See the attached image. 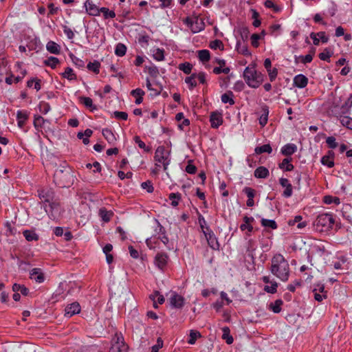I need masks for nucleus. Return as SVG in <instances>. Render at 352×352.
Wrapping results in <instances>:
<instances>
[{
  "mask_svg": "<svg viewBox=\"0 0 352 352\" xmlns=\"http://www.w3.org/2000/svg\"><path fill=\"white\" fill-rule=\"evenodd\" d=\"M270 270L274 276L281 281L288 280L290 274L289 264L281 254H276L272 258Z\"/></svg>",
  "mask_w": 352,
  "mask_h": 352,
  "instance_id": "f257e3e1",
  "label": "nucleus"
},
{
  "mask_svg": "<svg viewBox=\"0 0 352 352\" xmlns=\"http://www.w3.org/2000/svg\"><path fill=\"white\" fill-rule=\"evenodd\" d=\"M243 78L248 85L252 88L258 87L263 81V75L256 70L254 65H250L245 69Z\"/></svg>",
  "mask_w": 352,
  "mask_h": 352,
  "instance_id": "f03ea898",
  "label": "nucleus"
},
{
  "mask_svg": "<svg viewBox=\"0 0 352 352\" xmlns=\"http://www.w3.org/2000/svg\"><path fill=\"white\" fill-rule=\"evenodd\" d=\"M334 219L331 214L324 213L319 214L313 223L314 229L318 232H324L332 228Z\"/></svg>",
  "mask_w": 352,
  "mask_h": 352,
  "instance_id": "7ed1b4c3",
  "label": "nucleus"
},
{
  "mask_svg": "<svg viewBox=\"0 0 352 352\" xmlns=\"http://www.w3.org/2000/svg\"><path fill=\"white\" fill-rule=\"evenodd\" d=\"M154 159L155 166L161 167L162 165L164 170L166 171L170 162V151H167L164 146H160L155 150Z\"/></svg>",
  "mask_w": 352,
  "mask_h": 352,
  "instance_id": "20e7f679",
  "label": "nucleus"
},
{
  "mask_svg": "<svg viewBox=\"0 0 352 352\" xmlns=\"http://www.w3.org/2000/svg\"><path fill=\"white\" fill-rule=\"evenodd\" d=\"M72 175L69 170H56L54 181L60 188L69 186L71 184Z\"/></svg>",
  "mask_w": 352,
  "mask_h": 352,
  "instance_id": "39448f33",
  "label": "nucleus"
},
{
  "mask_svg": "<svg viewBox=\"0 0 352 352\" xmlns=\"http://www.w3.org/2000/svg\"><path fill=\"white\" fill-rule=\"evenodd\" d=\"M44 209L48 214L50 218L53 220L58 219L60 217L61 213L63 212V209L58 199H55L52 202H50L49 204L44 205Z\"/></svg>",
  "mask_w": 352,
  "mask_h": 352,
  "instance_id": "423d86ee",
  "label": "nucleus"
},
{
  "mask_svg": "<svg viewBox=\"0 0 352 352\" xmlns=\"http://www.w3.org/2000/svg\"><path fill=\"white\" fill-rule=\"evenodd\" d=\"M38 195L44 205L49 204L50 202L54 201L55 194L52 188H44L38 190Z\"/></svg>",
  "mask_w": 352,
  "mask_h": 352,
  "instance_id": "0eeeda50",
  "label": "nucleus"
},
{
  "mask_svg": "<svg viewBox=\"0 0 352 352\" xmlns=\"http://www.w3.org/2000/svg\"><path fill=\"white\" fill-rule=\"evenodd\" d=\"M115 344L111 347L109 352H124L126 346L121 335L116 334L113 338Z\"/></svg>",
  "mask_w": 352,
  "mask_h": 352,
  "instance_id": "6e6552de",
  "label": "nucleus"
},
{
  "mask_svg": "<svg viewBox=\"0 0 352 352\" xmlns=\"http://www.w3.org/2000/svg\"><path fill=\"white\" fill-rule=\"evenodd\" d=\"M204 233L209 246L213 250H219V244L213 232L208 227H206V231L204 230Z\"/></svg>",
  "mask_w": 352,
  "mask_h": 352,
  "instance_id": "1a4fd4ad",
  "label": "nucleus"
},
{
  "mask_svg": "<svg viewBox=\"0 0 352 352\" xmlns=\"http://www.w3.org/2000/svg\"><path fill=\"white\" fill-rule=\"evenodd\" d=\"M84 7L89 15L94 16L100 15V8L92 1L87 0L84 3Z\"/></svg>",
  "mask_w": 352,
  "mask_h": 352,
  "instance_id": "9d476101",
  "label": "nucleus"
},
{
  "mask_svg": "<svg viewBox=\"0 0 352 352\" xmlns=\"http://www.w3.org/2000/svg\"><path fill=\"white\" fill-rule=\"evenodd\" d=\"M80 306L78 302H74L67 305L65 309V316L70 318L75 314L80 313Z\"/></svg>",
  "mask_w": 352,
  "mask_h": 352,
  "instance_id": "9b49d317",
  "label": "nucleus"
},
{
  "mask_svg": "<svg viewBox=\"0 0 352 352\" xmlns=\"http://www.w3.org/2000/svg\"><path fill=\"white\" fill-rule=\"evenodd\" d=\"M170 304L175 308L180 309L184 305V298L176 293H174L170 298Z\"/></svg>",
  "mask_w": 352,
  "mask_h": 352,
  "instance_id": "f8f14e48",
  "label": "nucleus"
},
{
  "mask_svg": "<svg viewBox=\"0 0 352 352\" xmlns=\"http://www.w3.org/2000/svg\"><path fill=\"white\" fill-rule=\"evenodd\" d=\"M280 184L285 188L283 196L285 197H290L292 195L293 188L289 180L286 178H280L279 179Z\"/></svg>",
  "mask_w": 352,
  "mask_h": 352,
  "instance_id": "ddd939ff",
  "label": "nucleus"
},
{
  "mask_svg": "<svg viewBox=\"0 0 352 352\" xmlns=\"http://www.w3.org/2000/svg\"><path fill=\"white\" fill-rule=\"evenodd\" d=\"M168 256L166 254L159 252L155 257V264L160 268L163 269L167 264Z\"/></svg>",
  "mask_w": 352,
  "mask_h": 352,
  "instance_id": "4468645a",
  "label": "nucleus"
},
{
  "mask_svg": "<svg viewBox=\"0 0 352 352\" xmlns=\"http://www.w3.org/2000/svg\"><path fill=\"white\" fill-rule=\"evenodd\" d=\"M30 278L36 283H41L45 280V276L40 268H34L30 272Z\"/></svg>",
  "mask_w": 352,
  "mask_h": 352,
  "instance_id": "2eb2a0df",
  "label": "nucleus"
},
{
  "mask_svg": "<svg viewBox=\"0 0 352 352\" xmlns=\"http://www.w3.org/2000/svg\"><path fill=\"white\" fill-rule=\"evenodd\" d=\"M210 122L212 128H218L223 123L222 115L220 113L212 112L210 117Z\"/></svg>",
  "mask_w": 352,
  "mask_h": 352,
  "instance_id": "dca6fc26",
  "label": "nucleus"
},
{
  "mask_svg": "<svg viewBox=\"0 0 352 352\" xmlns=\"http://www.w3.org/2000/svg\"><path fill=\"white\" fill-rule=\"evenodd\" d=\"M308 78L303 74H298L294 78V85L298 88H304L307 85Z\"/></svg>",
  "mask_w": 352,
  "mask_h": 352,
  "instance_id": "f3484780",
  "label": "nucleus"
},
{
  "mask_svg": "<svg viewBox=\"0 0 352 352\" xmlns=\"http://www.w3.org/2000/svg\"><path fill=\"white\" fill-rule=\"evenodd\" d=\"M333 156L334 153L332 151H329L328 155L322 157L321 163L329 168L333 167L334 166Z\"/></svg>",
  "mask_w": 352,
  "mask_h": 352,
  "instance_id": "a211bd4d",
  "label": "nucleus"
},
{
  "mask_svg": "<svg viewBox=\"0 0 352 352\" xmlns=\"http://www.w3.org/2000/svg\"><path fill=\"white\" fill-rule=\"evenodd\" d=\"M297 150V146L294 144H287L281 148V153L285 156L294 154Z\"/></svg>",
  "mask_w": 352,
  "mask_h": 352,
  "instance_id": "6ab92c4d",
  "label": "nucleus"
},
{
  "mask_svg": "<svg viewBox=\"0 0 352 352\" xmlns=\"http://www.w3.org/2000/svg\"><path fill=\"white\" fill-rule=\"evenodd\" d=\"M47 50L54 54H59L60 52V47L54 41H50L46 45Z\"/></svg>",
  "mask_w": 352,
  "mask_h": 352,
  "instance_id": "aec40b11",
  "label": "nucleus"
},
{
  "mask_svg": "<svg viewBox=\"0 0 352 352\" xmlns=\"http://www.w3.org/2000/svg\"><path fill=\"white\" fill-rule=\"evenodd\" d=\"M80 101L87 108H89L91 111H94V110L97 109L96 106L93 104L92 99L89 97L82 96L80 98Z\"/></svg>",
  "mask_w": 352,
  "mask_h": 352,
  "instance_id": "412c9836",
  "label": "nucleus"
},
{
  "mask_svg": "<svg viewBox=\"0 0 352 352\" xmlns=\"http://www.w3.org/2000/svg\"><path fill=\"white\" fill-rule=\"evenodd\" d=\"M254 175L256 178H266L269 175V170L264 166H259L254 170Z\"/></svg>",
  "mask_w": 352,
  "mask_h": 352,
  "instance_id": "4be33fe9",
  "label": "nucleus"
},
{
  "mask_svg": "<svg viewBox=\"0 0 352 352\" xmlns=\"http://www.w3.org/2000/svg\"><path fill=\"white\" fill-rule=\"evenodd\" d=\"M223 335L222 339L226 341L228 344H231L234 340L232 336L230 335V330L228 327H223L222 329Z\"/></svg>",
  "mask_w": 352,
  "mask_h": 352,
  "instance_id": "5701e85b",
  "label": "nucleus"
},
{
  "mask_svg": "<svg viewBox=\"0 0 352 352\" xmlns=\"http://www.w3.org/2000/svg\"><path fill=\"white\" fill-rule=\"evenodd\" d=\"M23 234L25 239L28 241H36L38 240V234L33 230H26L23 231Z\"/></svg>",
  "mask_w": 352,
  "mask_h": 352,
  "instance_id": "b1692460",
  "label": "nucleus"
},
{
  "mask_svg": "<svg viewBox=\"0 0 352 352\" xmlns=\"http://www.w3.org/2000/svg\"><path fill=\"white\" fill-rule=\"evenodd\" d=\"M197 21H198L197 17L196 18V20L195 21L193 20H192L191 19H190L189 17H187L184 20V23L186 24L187 26L190 28V30L193 33H197L201 30V28H194V23L197 24Z\"/></svg>",
  "mask_w": 352,
  "mask_h": 352,
  "instance_id": "393cba45",
  "label": "nucleus"
},
{
  "mask_svg": "<svg viewBox=\"0 0 352 352\" xmlns=\"http://www.w3.org/2000/svg\"><path fill=\"white\" fill-rule=\"evenodd\" d=\"M283 300L280 299H278L270 305V309H271L274 313H280L281 311V306L283 305Z\"/></svg>",
  "mask_w": 352,
  "mask_h": 352,
  "instance_id": "a878e982",
  "label": "nucleus"
},
{
  "mask_svg": "<svg viewBox=\"0 0 352 352\" xmlns=\"http://www.w3.org/2000/svg\"><path fill=\"white\" fill-rule=\"evenodd\" d=\"M102 13L104 19H113L116 17V13L110 10L108 8L102 7L100 8V14Z\"/></svg>",
  "mask_w": 352,
  "mask_h": 352,
  "instance_id": "bb28decb",
  "label": "nucleus"
},
{
  "mask_svg": "<svg viewBox=\"0 0 352 352\" xmlns=\"http://www.w3.org/2000/svg\"><path fill=\"white\" fill-rule=\"evenodd\" d=\"M99 214H100V217L102 218V219L104 221L108 222L110 221L111 218L112 217L113 212L111 211L107 210V209L104 208H102L100 209Z\"/></svg>",
  "mask_w": 352,
  "mask_h": 352,
  "instance_id": "cd10ccee",
  "label": "nucleus"
},
{
  "mask_svg": "<svg viewBox=\"0 0 352 352\" xmlns=\"http://www.w3.org/2000/svg\"><path fill=\"white\" fill-rule=\"evenodd\" d=\"M292 158H285L283 162L279 164L281 169H285L286 171H291L294 169V166L290 163Z\"/></svg>",
  "mask_w": 352,
  "mask_h": 352,
  "instance_id": "c85d7f7f",
  "label": "nucleus"
},
{
  "mask_svg": "<svg viewBox=\"0 0 352 352\" xmlns=\"http://www.w3.org/2000/svg\"><path fill=\"white\" fill-rule=\"evenodd\" d=\"M102 135L109 143H113L116 140L111 130L109 129H104L102 130Z\"/></svg>",
  "mask_w": 352,
  "mask_h": 352,
  "instance_id": "c756f323",
  "label": "nucleus"
},
{
  "mask_svg": "<svg viewBox=\"0 0 352 352\" xmlns=\"http://www.w3.org/2000/svg\"><path fill=\"white\" fill-rule=\"evenodd\" d=\"M272 151V148L270 144H264L261 146H257L254 149V152L256 154L259 155L263 153H271Z\"/></svg>",
  "mask_w": 352,
  "mask_h": 352,
  "instance_id": "7c9ffc66",
  "label": "nucleus"
},
{
  "mask_svg": "<svg viewBox=\"0 0 352 352\" xmlns=\"http://www.w3.org/2000/svg\"><path fill=\"white\" fill-rule=\"evenodd\" d=\"M221 101L223 103H229L230 105L234 104L233 99V93L232 91H228L221 96Z\"/></svg>",
  "mask_w": 352,
  "mask_h": 352,
  "instance_id": "2f4dec72",
  "label": "nucleus"
},
{
  "mask_svg": "<svg viewBox=\"0 0 352 352\" xmlns=\"http://www.w3.org/2000/svg\"><path fill=\"white\" fill-rule=\"evenodd\" d=\"M18 125L19 127H23L26 120L28 119V115L25 112L22 111H19L16 115Z\"/></svg>",
  "mask_w": 352,
  "mask_h": 352,
  "instance_id": "473e14b6",
  "label": "nucleus"
},
{
  "mask_svg": "<svg viewBox=\"0 0 352 352\" xmlns=\"http://www.w3.org/2000/svg\"><path fill=\"white\" fill-rule=\"evenodd\" d=\"M153 56L157 61L163 60L164 59V50L160 48L153 49Z\"/></svg>",
  "mask_w": 352,
  "mask_h": 352,
  "instance_id": "72a5a7b5",
  "label": "nucleus"
},
{
  "mask_svg": "<svg viewBox=\"0 0 352 352\" xmlns=\"http://www.w3.org/2000/svg\"><path fill=\"white\" fill-rule=\"evenodd\" d=\"M340 123L349 129H352V118L346 116H340Z\"/></svg>",
  "mask_w": 352,
  "mask_h": 352,
  "instance_id": "f704fd0d",
  "label": "nucleus"
},
{
  "mask_svg": "<svg viewBox=\"0 0 352 352\" xmlns=\"http://www.w3.org/2000/svg\"><path fill=\"white\" fill-rule=\"evenodd\" d=\"M198 57L202 62H207L210 58V52L207 50H201L198 51Z\"/></svg>",
  "mask_w": 352,
  "mask_h": 352,
  "instance_id": "c9c22d12",
  "label": "nucleus"
},
{
  "mask_svg": "<svg viewBox=\"0 0 352 352\" xmlns=\"http://www.w3.org/2000/svg\"><path fill=\"white\" fill-rule=\"evenodd\" d=\"M62 76L63 78L69 80L76 79V75L74 73V71L71 67H67L65 72L62 74Z\"/></svg>",
  "mask_w": 352,
  "mask_h": 352,
  "instance_id": "e433bc0d",
  "label": "nucleus"
},
{
  "mask_svg": "<svg viewBox=\"0 0 352 352\" xmlns=\"http://www.w3.org/2000/svg\"><path fill=\"white\" fill-rule=\"evenodd\" d=\"M261 225L265 228H270L273 230L277 228V224L274 220L262 219H261Z\"/></svg>",
  "mask_w": 352,
  "mask_h": 352,
  "instance_id": "4c0bfd02",
  "label": "nucleus"
},
{
  "mask_svg": "<svg viewBox=\"0 0 352 352\" xmlns=\"http://www.w3.org/2000/svg\"><path fill=\"white\" fill-rule=\"evenodd\" d=\"M44 63L46 65L51 67L52 69H54L59 64L60 61L56 57L50 56L46 59Z\"/></svg>",
  "mask_w": 352,
  "mask_h": 352,
  "instance_id": "58836bf2",
  "label": "nucleus"
},
{
  "mask_svg": "<svg viewBox=\"0 0 352 352\" xmlns=\"http://www.w3.org/2000/svg\"><path fill=\"white\" fill-rule=\"evenodd\" d=\"M100 63L97 60H94V62H90L89 63H88L87 69L90 71L94 72L96 74H98L100 72Z\"/></svg>",
  "mask_w": 352,
  "mask_h": 352,
  "instance_id": "ea45409f",
  "label": "nucleus"
},
{
  "mask_svg": "<svg viewBox=\"0 0 352 352\" xmlns=\"http://www.w3.org/2000/svg\"><path fill=\"white\" fill-rule=\"evenodd\" d=\"M196 76V74H192L191 76L186 77L185 79V82L189 85L190 89H192L195 87L197 86V82L195 80Z\"/></svg>",
  "mask_w": 352,
  "mask_h": 352,
  "instance_id": "a19ab883",
  "label": "nucleus"
},
{
  "mask_svg": "<svg viewBox=\"0 0 352 352\" xmlns=\"http://www.w3.org/2000/svg\"><path fill=\"white\" fill-rule=\"evenodd\" d=\"M190 339L188 342L190 344H194L198 338L201 337V333L195 330H190Z\"/></svg>",
  "mask_w": 352,
  "mask_h": 352,
  "instance_id": "79ce46f5",
  "label": "nucleus"
},
{
  "mask_svg": "<svg viewBox=\"0 0 352 352\" xmlns=\"http://www.w3.org/2000/svg\"><path fill=\"white\" fill-rule=\"evenodd\" d=\"M324 202L326 204H334L336 205H339L340 204V200L337 197L327 195L324 197Z\"/></svg>",
  "mask_w": 352,
  "mask_h": 352,
  "instance_id": "37998d69",
  "label": "nucleus"
},
{
  "mask_svg": "<svg viewBox=\"0 0 352 352\" xmlns=\"http://www.w3.org/2000/svg\"><path fill=\"white\" fill-rule=\"evenodd\" d=\"M126 52V46L122 43H118L115 49V54L118 56H123Z\"/></svg>",
  "mask_w": 352,
  "mask_h": 352,
  "instance_id": "c03bdc74",
  "label": "nucleus"
},
{
  "mask_svg": "<svg viewBox=\"0 0 352 352\" xmlns=\"http://www.w3.org/2000/svg\"><path fill=\"white\" fill-rule=\"evenodd\" d=\"M263 113L259 118V124L264 126L267 122L269 111L267 108H263Z\"/></svg>",
  "mask_w": 352,
  "mask_h": 352,
  "instance_id": "a18cd8bd",
  "label": "nucleus"
},
{
  "mask_svg": "<svg viewBox=\"0 0 352 352\" xmlns=\"http://www.w3.org/2000/svg\"><path fill=\"white\" fill-rule=\"evenodd\" d=\"M270 284V286L265 285L264 287V290L267 293L275 294L277 291L278 283L276 281L273 280L271 282Z\"/></svg>",
  "mask_w": 352,
  "mask_h": 352,
  "instance_id": "49530a36",
  "label": "nucleus"
},
{
  "mask_svg": "<svg viewBox=\"0 0 352 352\" xmlns=\"http://www.w3.org/2000/svg\"><path fill=\"white\" fill-rule=\"evenodd\" d=\"M134 141L138 145V146L140 148L144 149L146 152H149L151 151V148L146 145V144L141 140L140 138L138 135L134 137Z\"/></svg>",
  "mask_w": 352,
  "mask_h": 352,
  "instance_id": "de8ad7c7",
  "label": "nucleus"
},
{
  "mask_svg": "<svg viewBox=\"0 0 352 352\" xmlns=\"http://www.w3.org/2000/svg\"><path fill=\"white\" fill-rule=\"evenodd\" d=\"M179 69L186 74H190L192 65L189 63H182L179 65Z\"/></svg>",
  "mask_w": 352,
  "mask_h": 352,
  "instance_id": "09e8293b",
  "label": "nucleus"
},
{
  "mask_svg": "<svg viewBox=\"0 0 352 352\" xmlns=\"http://www.w3.org/2000/svg\"><path fill=\"white\" fill-rule=\"evenodd\" d=\"M40 82H41L40 80L33 78V79H31V80L28 81L27 85H28V87H32L34 86V88L36 91H38V90L41 89Z\"/></svg>",
  "mask_w": 352,
  "mask_h": 352,
  "instance_id": "8fccbe9b",
  "label": "nucleus"
},
{
  "mask_svg": "<svg viewBox=\"0 0 352 352\" xmlns=\"http://www.w3.org/2000/svg\"><path fill=\"white\" fill-rule=\"evenodd\" d=\"M352 106V95L348 98L347 101L345 102L344 104L342 106V113H346L349 111L351 107Z\"/></svg>",
  "mask_w": 352,
  "mask_h": 352,
  "instance_id": "3c124183",
  "label": "nucleus"
},
{
  "mask_svg": "<svg viewBox=\"0 0 352 352\" xmlns=\"http://www.w3.org/2000/svg\"><path fill=\"white\" fill-rule=\"evenodd\" d=\"M210 47L211 49L217 50L219 49L221 50H223V44L220 40H214L210 43Z\"/></svg>",
  "mask_w": 352,
  "mask_h": 352,
  "instance_id": "603ef678",
  "label": "nucleus"
},
{
  "mask_svg": "<svg viewBox=\"0 0 352 352\" xmlns=\"http://www.w3.org/2000/svg\"><path fill=\"white\" fill-rule=\"evenodd\" d=\"M181 196L179 193H170L169 195V199L171 200V205L174 207L178 205V200L180 199Z\"/></svg>",
  "mask_w": 352,
  "mask_h": 352,
  "instance_id": "864d4df0",
  "label": "nucleus"
},
{
  "mask_svg": "<svg viewBox=\"0 0 352 352\" xmlns=\"http://www.w3.org/2000/svg\"><path fill=\"white\" fill-rule=\"evenodd\" d=\"M332 54L328 49H325L323 52L319 54V58L322 60L330 62V57Z\"/></svg>",
  "mask_w": 352,
  "mask_h": 352,
  "instance_id": "5fc2aeb1",
  "label": "nucleus"
},
{
  "mask_svg": "<svg viewBox=\"0 0 352 352\" xmlns=\"http://www.w3.org/2000/svg\"><path fill=\"white\" fill-rule=\"evenodd\" d=\"M264 5L267 8H272L276 12H278L280 10V8L274 4V3L271 0H266L264 3Z\"/></svg>",
  "mask_w": 352,
  "mask_h": 352,
  "instance_id": "6e6d98bb",
  "label": "nucleus"
},
{
  "mask_svg": "<svg viewBox=\"0 0 352 352\" xmlns=\"http://www.w3.org/2000/svg\"><path fill=\"white\" fill-rule=\"evenodd\" d=\"M243 221H244V223H243L240 226V229L242 231L246 230L248 225L251 223L252 222H253L254 221V219L252 217H249L245 216L243 217Z\"/></svg>",
  "mask_w": 352,
  "mask_h": 352,
  "instance_id": "4d7b16f0",
  "label": "nucleus"
},
{
  "mask_svg": "<svg viewBox=\"0 0 352 352\" xmlns=\"http://www.w3.org/2000/svg\"><path fill=\"white\" fill-rule=\"evenodd\" d=\"M312 292L314 294V299L318 302H321L323 299L327 298V294H320V293L318 292V289H314Z\"/></svg>",
  "mask_w": 352,
  "mask_h": 352,
  "instance_id": "13d9d810",
  "label": "nucleus"
},
{
  "mask_svg": "<svg viewBox=\"0 0 352 352\" xmlns=\"http://www.w3.org/2000/svg\"><path fill=\"white\" fill-rule=\"evenodd\" d=\"M326 142L330 148H336L338 146L336 138L333 136L328 137L326 140Z\"/></svg>",
  "mask_w": 352,
  "mask_h": 352,
  "instance_id": "bf43d9fd",
  "label": "nucleus"
},
{
  "mask_svg": "<svg viewBox=\"0 0 352 352\" xmlns=\"http://www.w3.org/2000/svg\"><path fill=\"white\" fill-rule=\"evenodd\" d=\"M230 72V67H225V66L223 67V68L214 67L213 69V73L215 74H219L221 73L228 74H229Z\"/></svg>",
  "mask_w": 352,
  "mask_h": 352,
  "instance_id": "052dcab7",
  "label": "nucleus"
},
{
  "mask_svg": "<svg viewBox=\"0 0 352 352\" xmlns=\"http://www.w3.org/2000/svg\"><path fill=\"white\" fill-rule=\"evenodd\" d=\"M141 186L143 189H146L148 192H152L154 190L152 183L150 181L142 183Z\"/></svg>",
  "mask_w": 352,
  "mask_h": 352,
  "instance_id": "680f3d73",
  "label": "nucleus"
},
{
  "mask_svg": "<svg viewBox=\"0 0 352 352\" xmlns=\"http://www.w3.org/2000/svg\"><path fill=\"white\" fill-rule=\"evenodd\" d=\"M114 116L120 120H126L128 118V114L124 111H114Z\"/></svg>",
  "mask_w": 352,
  "mask_h": 352,
  "instance_id": "e2e57ef3",
  "label": "nucleus"
},
{
  "mask_svg": "<svg viewBox=\"0 0 352 352\" xmlns=\"http://www.w3.org/2000/svg\"><path fill=\"white\" fill-rule=\"evenodd\" d=\"M93 133V131L92 130L89 129H87L84 133L82 132H78V134H77V137L79 139H84V136L87 137V138H89Z\"/></svg>",
  "mask_w": 352,
  "mask_h": 352,
  "instance_id": "0e129e2a",
  "label": "nucleus"
},
{
  "mask_svg": "<svg viewBox=\"0 0 352 352\" xmlns=\"http://www.w3.org/2000/svg\"><path fill=\"white\" fill-rule=\"evenodd\" d=\"M261 38V36L258 34H253L251 36V43L253 47H257L258 46V40Z\"/></svg>",
  "mask_w": 352,
  "mask_h": 352,
  "instance_id": "69168bd1",
  "label": "nucleus"
},
{
  "mask_svg": "<svg viewBox=\"0 0 352 352\" xmlns=\"http://www.w3.org/2000/svg\"><path fill=\"white\" fill-rule=\"evenodd\" d=\"M237 50L239 53H241L245 56H250L251 55V53L249 51L248 47L245 45H242V46L238 45Z\"/></svg>",
  "mask_w": 352,
  "mask_h": 352,
  "instance_id": "338daca9",
  "label": "nucleus"
},
{
  "mask_svg": "<svg viewBox=\"0 0 352 352\" xmlns=\"http://www.w3.org/2000/svg\"><path fill=\"white\" fill-rule=\"evenodd\" d=\"M163 346V340L159 338L157 344L152 346L151 352H158L159 349Z\"/></svg>",
  "mask_w": 352,
  "mask_h": 352,
  "instance_id": "774afa93",
  "label": "nucleus"
}]
</instances>
